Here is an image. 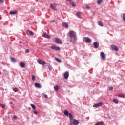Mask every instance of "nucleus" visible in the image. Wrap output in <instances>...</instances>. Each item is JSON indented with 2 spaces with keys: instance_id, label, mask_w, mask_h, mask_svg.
<instances>
[{
  "instance_id": "obj_17",
  "label": "nucleus",
  "mask_w": 125,
  "mask_h": 125,
  "mask_svg": "<svg viewBox=\"0 0 125 125\" xmlns=\"http://www.w3.org/2000/svg\"><path fill=\"white\" fill-rule=\"evenodd\" d=\"M116 96H118V97H122V98H125V96L123 94L120 93L118 95H116Z\"/></svg>"
},
{
  "instance_id": "obj_12",
  "label": "nucleus",
  "mask_w": 125,
  "mask_h": 125,
  "mask_svg": "<svg viewBox=\"0 0 125 125\" xmlns=\"http://www.w3.org/2000/svg\"><path fill=\"white\" fill-rule=\"evenodd\" d=\"M26 33L27 35H30V36H34V32H33V31H30L29 30H26Z\"/></svg>"
},
{
  "instance_id": "obj_31",
  "label": "nucleus",
  "mask_w": 125,
  "mask_h": 125,
  "mask_svg": "<svg viewBox=\"0 0 125 125\" xmlns=\"http://www.w3.org/2000/svg\"><path fill=\"white\" fill-rule=\"evenodd\" d=\"M69 2H70V4H71V5H72V6H76V4H75L74 2H72V1Z\"/></svg>"
},
{
  "instance_id": "obj_4",
  "label": "nucleus",
  "mask_w": 125,
  "mask_h": 125,
  "mask_svg": "<svg viewBox=\"0 0 125 125\" xmlns=\"http://www.w3.org/2000/svg\"><path fill=\"white\" fill-rule=\"evenodd\" d=\"M83 42H85L87 43H90V42H91V39H90L88 37H84L83 38Z\"/></svg>"
},
{
  "instance_id": "obj_37",
  "label": "nucleus",
  "mask_w": 125,
  "mask_h": 125,
  "mask_svg": "<svg viewBox=\"0 0 125 125\" xmlns=\"http://www.w3.org/2000/svg\"><path fill=\"white\" fill-rule=\"evenodd\" d=\"M43 96L44 97V98H48L47 96L45 94H43Z\"/></svg>"
},
{
  "instance_id": "obj_43",
  "label": "nucleus",
  "mask_w": 125,
  "mask_h": 125,
  "mask_svg": "<svg viewBox=\"0 0 125 125\" xmlns=\"http://www.w3.org/2000/svg\"><path fill=\"white\" fill-rule=\"evenodd\" d=\"M67 0V1H69V2L72 1V0Z\"/></svg>"
},
{
  "instance_id": "obj_28",
  "label": "nucleus",
  "mask_w": 125,
  "mask_h": 125,
  "mask_svg": "<svg viewBox=\"0 0 125 125\" xmlns=\"http://www.w3.org/2000/svg\"><path fill=\"white\" fill-rule=\"evenodd\" d=\"M31 108H32V109L33 110H36V106H35V105H34L33 104H31Z\"/></svg>"
},
{
  "instance_id": "obj_20",
  "label": "nucleus",
  "mask_w": 125,
  "mask_h": 125,
  "mask_svg": "<svg viewBox=\"0 0 125 125\" xmlns=\"http://www.w3.org/2000/svg\"><path fill=\"white\" fill-rule=\"evenodd\" d=\"M20 66L21 68H24L25 64V63H24V62H21V63H20Z\"/></svg>"
},
{
  "instance_id": "obj_5",
  "label": "nucleus",
  "mask_w": 125,
  "mask_h": 125,
  "mask_svg": "<svg viewBox=\"0 0 125 125\" xmlns=\"http://www.w3.org/2000/svg\"><path fill=\"white\" fill-rule=\"evenodd\" d=\"M111 48L112 50H114V51H119V48H118V46L112 44L111 45Z\"/></svg>"
},
{
  "instance_id": "obj_10",
  "label": "nucleus",
  "mask_w": 125,
  "mask_h": 125,
  "mask_svg": "<svg viewBox=\"0 0 125 125\" xmlns=\"http://www.w3.org/2000/svg\"><path fill=\"white\" fill-rule=\"evenodd\" d=\"M95 48H98L99 47V43L97 42H95L93 43Z\"/></svg>"
},
{
  "instance_id": "obj_24",
  "label": "nucleus",
  "mask_w": 125,
  "mask_h": 125,
  "mask_svg": "<svg viewBox=\"0 0 125 125\" xmlns=\"http://www.w3.org/2000/svg\"><path fill=\"white\" fill-rule=\"evenodd\" d=\"M50 6L52 8V9H54V10H56V7H55V6H54L53 4H51Z\"/></svg>"
},
{
  "instance_id": "obj_38",
  "label": "nucleus",
  "mask_w": 125,
  "mask_h": 125,
  "mask_svg": "<svg viewBox=\"0 0 125 125\" xmlns=\"http://www.w3.org/2000/svg\"><path fill=\"white\" fill-rule=\"evenodd\" d=\"M29 52H30V50L29 49L25 50V53H29Z\"/></svg>"
},
{
  "instance_id": "obj_9",
  "label": "nucleus",
  "mask_w": 125,
  "mask_h": 125,
  "mask_svg": "<svg viewBox=\"0 0 125 125\" xmlns=\"http://www.w3.org/2000/svg\"><path fill=\"white\" fill-rule=\"evenodd\" d=\"M101 57H102L103 60H106V56L105 55V53L104 52H102L100 53Z\"/></svg>"
},
{
  "instance_id": "obj_25",
  "label": "nucleus",
  "mask_w": 125,
  "mask_h": 125,
  "mask_svg": "<svg viewBox=\"0 0 125 125\" xmlns=\"http://www.w3.org/2000/svg\"><path fill=\"white\" fill-rule=\"evenodd\" d=\"M54 88L56 91H57V90L59 89V87H58V85H55L54 86Z\"/></svg>"
},
{
  "instance_id": "obj_18",
  "label": "nucleus",
  "mask_w": 125,
  "mask_h": 125,
  "mask_svg": "<svg viewBox=\"0 0 125 125\" xmlns=\"http://www.w3.org/2000/svg\"><path fill=\"white\" fill-rule=\"evenodd\" d=\"M104 125V123H103V122L102 121L97 122L95 124V125Z\"/></svg>"
},
{
  "instance_id": "obj_47",
  "label": "nucleus",
  "mask_w": 125,
  "mask_h": 125,
  "mask_svg": "<svg viewBox=\"0 0 125 125\" xmlns=\"http://www.w3.org/2000/svg\"><path fill=\"white\" fill-rule=\"evenodd\" d=\"M0 74H1V72H0Z\"/></svg>"
},
{
  "instance_id": "obj_3",
  "label": "nucleus",
  "mask_w": 125,
  "mask_h": 125,
  "mask_svg": "<svg viewBox=\"0 0 125 125\" xmlns=\"http://www.w3.org/2000/svg\"><path fill=\"white\" fill-rule=\"evenodd\" d=\"M103 104V102H101L94 104L93 107V108H98V107H101Z\"/></svg>"
},
{
  "instance_id": "obj_39",
  "label": "nucleus",
  "mask_w": 125,
  "mask_h": 125,
  "mask_svg": "<svg viewBox=\"0 0 125 125\" xmlns=\"http://www.w3.org/2000/svg\"><path fill=\"white\" fill-rule=\"evenodd\" d=\"M34 114H35V115H37L38 114V111H37V110H34L33 111Z\"/></svg>"
},
{
  "instance_id": "obj_2",
  "label": "nucleus",
  "mask_w": 125,
  "mask_h": 125,
  "mask_svg": "<svg viewBox=\"0 0 125 125\" xmlns=\"http://www.w3.org/2000/svg\"><path fill=\"white\" fill-rule=\"evenodd\" d=\"M64 114L65 116H66V117H68L69 116L70 120H73V115L71 113H69V111L67 110H64Z\"/></svg>"
},
{
  "instance_id": "obj_40",
  "label": "nucleus",
  "mask_w": 125,
  "mask_h": 125,
  "mask_svg": "<svg viewBox=\"0 0 125 125\" xmlns=\"http://www.w3.org/2000/svg\"><path fill=\"white\" fill-rule=\"evenodd\" d=\"M4 2V0H0V3H3Z\"/></svg>"
},
{
  "instance_id": "obj_22",
  "label": "nucleus",
  "mask_w": 125,
  "mask_h": 125,
  "mask_svg": "<svg viewBox=\"0 0 125 125\" xmlns=\"http://www.w3.org/2000/svg\"><path fill=\"white\" fill-rule=\"evenodd\" d=\"M55 60H56V61H57L59 63H61L62 62V61L60 60V59L58 58H55Z\"/></svg>"
},
{
  "instance_id": "obj_26",
  "label": "nucleus",
  "mask_w": 125,
  "mask_h": 125,
  "mask_svg": "<svg viewBox=\"0 0 125 125\" xmlns=\"http://www.w3.org/2000/svg\"><path fill=\"white\" fill-rule=\"evenodd\" d=\"M0 107H1V108H2V109H5V105L2 104H0Z\"/></svg>"
},
{
  "instance_id": "obj_1",
  "label": "nucleus",
  "mask_w": 125,
  "mask_h": 125,
  "mask_svg": "<svg viewBox=\"0 0 125 125\" xmlns=\"http://www.w3.org/2000/svg\"><path fill=\"white\" fill-rule=\"evenodd\" d=\"M69 37L73 40V42H75L77 40V34L75 31L71 30L69 32Z\"/></svg>"
},
{
  "instance_id": "obj_32",
  "label": "nucleus",
  "mask_w": 125,
  "mask_h": 125,
  "mask_svg": "<svg viewBox=\"0 0 125 125\" xmlns=\"http://www.w3.org/2000/svg\"><path fill=\"white\" fill-rule=\"evenodd\" d=\"M32 80L33 81H36V76L35 75H33L32 77Z\"/></svg>"
},
{
  "instance_id": "obj_27",
  "label": "nucleus",
  "mask_w": 125,
  "mask_h": 125,
  "mask_svg": "<svg viewBox=\"0 0 125 125\" xmlns=\"http://www.w3.org/2000/svg\"><path fill=\"white\" fill-rule=\"evenodd\" d=\"M76 16L78 17L79 18H81V12H78L76 14Z\"/></svg>"
},
{
  "instance_id": "obj_33",
  "label": "nucleus",
  "mask_w": 125,
  "mask_h": 125,
  "mask_svg": "<svg viewBox=\"0 0 125 125\" xmlns=\"http://www.w3.org/2000/svg\"><path fill=\"white\" fill-rule=\"evenodd\" d=\"M13 91L15 92H18V89L16 88H13Z\"/></svg>"
},
{
  "instance_id": "obj_46",
  "label": "nucleus",
  "mask_w": 125,
  "mask_h": 125,
  "mask_svg": "<svg viewBox=\"0 0 125 125\" xmlns=\"http://www.w3.org/2000/svg\"><path fill=\"white\" fill-rule=\"evenodd\" d=\"M73 125V124H72V123H70V125Z\"/></svg>"
},
{
  "instance_id": "obj_15",
  "label": "nucleus",
  "mask_w": 125,
  "mask_h": 125,
  "mask_svg": "<svg viewBox=\"0 0 125 125\" xmlns=\"http://www.w3.org/2000/svg\"><path fill=\"white\" fill-rule=\"evenodd\" d=\"M42 36L43 37V38H46V39L50 38V36H49L48 34H46V33H43Z\"/></svg>"
},
{
  "instance_id": "obj_7",
  "label": "nucleus",
  "mask_w": 125,
  "mask_h": 125,
  "mask_svg": "<svg viewBox=\"0 0 125 125\" xmlns=\"http://www.w3.org/2000/svg\"><path fill=\"white\" fill-rule=\"evenodd\" d=\"M50 47H51V49H53V50L58 51V50H60V49H61L60 47L56 46L54 45L51 46Z\"/></svg>"
},
{
  "instance_id": "obj_36",
  "label": "nucleus",
  "mask_w": 125,
  "mask_h": 125,
  "mask_svg": "<svg viewBox=\"0 0 125 125\" xmlns=\"http://www.w3.org/2000/svg\"><path fill=\"white\" fill-rule=\"evenodd\" d=\"M13 119H14V120H18V117L17 116L15 115L13 116Z\"/></svg>"
},
{
  "instance_id": "obj_42",
  "label": "nucleus",
  "mask_w": 125,
  "mask_h": 125,
  "mask_svg": "<svg viewBox=\"0 0 125 125\" xmlns=\"http://www.w3.org/2000/svg\"><path fill=\"white\" fill-rule=\"evenodd\" d=\"M86 8H87L88 9H89V8H90V7H89L88 5H87V6H86Z\"/></svg>"
},
{
  "instance_id": "obj_29",
  "label": "nucleus",
  "mask_w": 125,
  "mask_h": 125,
  "mask_svg": "<svg viewBox=\"0 0 125 125\" xmlns=\"http://www.w3.org/2000/svg\"><path fill=\"white\" fill-rule=\"evenodd\" d=\"M11 60L12 62H16V60H15V58H14L13 57L11 58Z\"/></svg>"
},
{
  "instance_id": "obj_48",
  "label": "nucleus",
  "mask_w": 125,
  "mask_h": 125,
  "mask_svg": "<svg viewBox=\"0 0 125 125\" xmlns=\"http://www.w3.org/2000/svg\"><path fill=\"white\" fill-rule=\"evenodd\" d=\"M8 114H9V113H8Z\"/></svg>"
},
{
  "instance_id": "obj_34",
  "label": "nucleus",
  "mask_w": 125,
  "mask_h": 125,
  "mask_svg": "<svg viewBox=\"0 0 125 125\" xmlns=\"http://www.w3.org/2000/svg\"><path fill=\"white\" fill-rule=\"evenodd\" d=\"M123 19L124 22H125V13L123 14Z\"/></svg>"
},
{
  "instance_id": "obj_11",
  "label": "nucleus",
  "mask_w": 125,
  "mask_h": 125,
  "mask_svg": "<svg viewBox=\"0 0 125 125\" xmlns=\"http://www.w3.org/2000/svg\"><path fill=\"white\" fill-rule=\"evenodd\" d=\"M64 78L65 80H67L69 78V72L66 71L64 74Z\"/></svg>"
},
{
  "instance_id": "obj_41",
  "label": "nucleus",
  "mask_w": 125,
  "mask_h": 125,
  "mask_svg": "<svg viewBox=\"0 0 125 125\" xmlns=\"http://www.w3.org/2000/svg\"><path fill=\"white\" fill-rule=\"evenodd\" d=\"M9 104H10V105H12V104H13V103H12V101H10V102H9Z\"/></svg>"
},
{
  "instance_id": "obj_21",
  "label": "nucleus",
  "mask_w": 125,
  "mask_h": 125,
  "mask_svg": "<svg viewBox=\"0 0 125 125\" xmlns=\"http://www.w3.org/2000/svg\"><path fill=\"white\" fill-rule=\"evenodd\" d=\"M113 102L116 103V104H118V103H119V101L118 100V99L114 98L113 100Z\"/></svg>"
},
{
  "instance_id": "obj_19",
  "label": "nucleus",
  "mask_w": 125,
  "mask_h": 125,
  "mask_svg": "<svg viewBox=\"0 0 125 125\" xmlns=\"http://www.w3.org/2000/svg\"><path fill=\"white\" fill-rule=\"evenodd\" d=\"M62 26L63 27H65V28H68V27H69V25L68 24V23L65 22L63 23Z\"/></svg>"
},
{
  "instance_id": "obj_44",
  "label": "nucleus",
  "mask_w": 125,
  "mask_h": 125,
  "mask_svg": "<svg viewBox=\"0 0 125 125\" xmlns=\"http://www.w3.org/2000/svg\"><path fill=\"white\" fill-rule=\"evenodd\" d=\"M22 43V41H20V44H21Z\"/></svg>"
},
{
  "instance_id": "obj_35",
  "label": "nucleus",
  "mask_w": 125,
  "mask_h": 125,
  "mask_svg": "<svg viewBox=\"0 0 125 125\" xmlns=\"http://www.w3.org/2000/svg\"><path fill=\"white\" fill-rule=\"evenodd\" d=\"M108 90H113V89H114V88H113V87H108Z\"/></svg>"
},
{
  "instance_id": "obj_16",
  "label": "nucleus",
  "mask_w": 125,
  "mask_h": 125,
  "mask_svg": "<svg viewBox=\"0 0 125 125\" xmlns=\"http://www.w3.org/2000/svg\"><path fill=\"white\" fill-rule=\"evenodd\" d=\"M17 13H18V12L17 11H12L9 12V14H10L11 15H14L15 14H17Z\"/></svg>"
},
{
  "instance_id": "obj_14",
  "label": "nucleus",
  "mask_w": 125,
  "mask_h": 125,
  "mask_svg": "<svg viewBox=\"0 0 125 125\" xmlns=\"http://www.w3.org/2000/svg\"><path fill=\"white\" fill-rule=\"evenodd\" d=\"M73 125H79V124H80V122H79V121L76 120V119H74L73 121Z\"/></svg>"
},
{
  "instance_id": "obj_23",
  "label": "nucleus",
  "mask_w": 125,
  "mask_h": 125,
  "mask_svg": "<svg viewBox=\"0 0 125 125\" xmlns=\"http://www.w3.org/2000/svg\"><path fill=\"white\" fill-rule=\"evenodd\" d=\"M98 25L101 27H103V23H102L101 21H98Z\"/></svg>"
},
{
  "instance_id": "obj_8",
  "label": "nucleus",
  "mask_w": 125,
  "mask_h": 125,
  "mask_svg": "<svg viewBox=\"0 0 125 125\" xmlns=\"http://www.w3.org/2000/svg\"><path fill=\"white\" fill-rule=\"evenodd\" d=\"M55 42L58 43V44H62V41L58 38H55Z\"/></svg>"
},
{
  "instance_id": "obj_6",
  "label": "nucleus",
  "mask_w": 125,
  "mask_h": 125,
  "mask_svg": "<svg viewBox=\"0 0 125 125\" xmlns=\"http://www.w3.org/2000/svg\"><path fill=\"white\" fill-rule=\"evenodd\" d=\"M37 62L38 64H40V65H46V62L42 61L41 59H38Z\"/></svg>"
},
{
  "instance_id": "obj_30",
  "label": "nucleus",
  "mask_w": 125,
  "mask_h": 125,
  "mask_svg": "<svg viewBox=\"0 0 125 125\" xmlns=\"http://www.w3.org/2000/svg\"><path fill=\"white\" fill-rule=\"evenodd\" d=\"M103 2V0H97V3L98 4H100V3H101V2Z\"/></svg>"
},
{
  "instance_id": "obj_45",
  "label": "nucleus",
  "mask_w": 125,
  "mask_h": 125,
  "mask_svg": "<svg viewBox=\"0 0 125 125\" xmlns=\"http://www.w3.org/2000/svg\"><path fill=\"white\" fill-rule=\"evenodd\" d=\"M29 110H31V108H29Z\"/></svg>"
},
{
  "instance_id": "obj_13",
  "label": "nucleus",
  "mask_w": 125,
  "mask_h": 125,
  "mask_svg": "<svg viewBox=\"0 0 125 125\" xmlns=\"http://www.w3.org/2000/svg\"><path fill=\"white\" fill-rule=\"evenodd\" d=\"M34 85L35 87H37V88H42V86L38 83H35Z\"/></svg>"
}]
</instances>
